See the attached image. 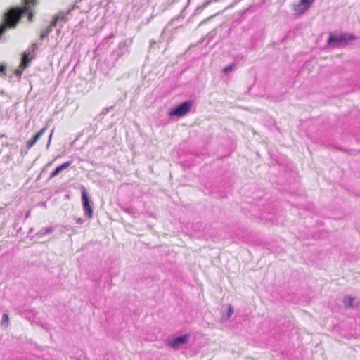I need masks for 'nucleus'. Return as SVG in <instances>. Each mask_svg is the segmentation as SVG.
<instances>
[{
	"label": "nucleus",
	"instance_id": "9",
	"mask_svg": "<svg viewBox=\"0 0 360 360\" xmlns=\"http://www.w3.org/2000/svg\"><path fill=\"white\" fill-rule=\"evenodd\" d=\"M33 58H34V56L31 55L30 53V52H27V51H25L22 54V57L21 63H20V68H22V69H25L28 66L29 63Z\"/></svg>",
	"mask_w": 360,
	"mask_h": 360
},
{
	"label": "nucleus",
	"instance_id": "11",
	"mask_svg": "<svg viewBox=\"0 0 360 360\" xmlns=\"http://www.w3.org/2000/svg\"><path fill=\"white\" fill-rule=\"evenodd\" d=\"M354 298L350 295H346L343 298V303L346 308H352L354 307Z\"/></svg>",
	"mask_w": 360,
	"mask_h": 360
},
{
	"label": "nucleus",
	"instance_id": "8",
	"mask_svg": "<svg viewBox=\"0 0 360 360\" xmlns=\"http://www.w3.org/2000/svg\"><path fill=\"white\" fill-rule=\"evenodd\" d=\"M47 127L41 129L32 139L27 141L26 148L30 149L46 131Z\"/></svg>",
	"mask_w": 360,
	"mask_h": 360
},
{
	"label": "nucleus",
	"instance_id": "21",
	"mask_svg": "<svg viewBox=\"0 0 360 360\" xmlns=\"http://www.w3.org/2000/svg\"><path fill=\"white\" fill-rule=\"evenodd\" d=\"M210 1H207L205 3V6L207 5Z\"/></svg>",
	"mask_w": 360,
	"mask_h": 360
},
{
	"label": "nucleus",
	"instance_id": "10",
	"mask_svg": "<svg viewBox=\"0 0 360 360\" xmlns=\"http://www.w3.org/2000/svg\"><path fill=\"white\" fill-rule=\"evenodd\" d=\"M71 165V162H65L63 164H62L60 166H58L50 174V177L53 178L56 176L60 172H61L63 170L68 168Z\"/></svg>",
	"mask_w": 360,
	"mask_h": 360
},
{
	"label": "nucleus",
	"instance_id": "20",
	"mask_svg": "<svg viewBox=\"0 0 360 360\" xmlns=\"http://www.w3.org/2000/svg\"><path fill=\"white\" fill-rule=\"evenodd\" d=\"M77 223L82 224L83 223L84 220L82 218H77L76 219Z\"/></svg>",
	"mask_w": 360,
	"mask_h": 360
},
{
	"label": "nucleus",
	"instance_id": "13",
	"mask_svg": "<svg viewBox=\"0 0 360 360\" xmlns=\"http://www.w3.org/2000/svg\"><path fill=\"white\" fill-rule=\"evenodd\" d=\"M9 318L7 314H4L2 316L1 321L0 322V325L2 327L7 328L8 326Z\"/></svg>",
	"mask_w": 360,
	"mask_h": 360
},
{
	"label": "nucleus",
	"instance_id": "2",
	"mask_svg": "<svg viewBox=\"0 0 360 360\" xmlns=\"http://www.w3.org/2000/svg\"><path fill=\"white\" fill-rule=\"evenodd\" d=\"M73 9V7L69 8L66 11L60 12L57 16L54 18V20L51 22V24L44 30H42L40 34V39L43 40L46 38L49 34L52 31L53 27H56L57 22L58 21H62L63 22H66V15L69 14L71 11Z\"/></svg>",
	"mask_w": 360,
	"mask_h": 360
},
{
	"label": "nucleus",
	"instance_id": "4",
	"mask_svg": "<svg viewBox=\"0 0 360 360\" xmlns=\"http://www.w3.org/2000/svg\"><path fill=\"white\" fill-rule=\"evenodd\" d=\"M191 105V101H184L172 109L169 115L170 116L182 117L189 112Z\"/></svg>",
	"mask_w": 360,
	"mask_h": 360
},
{
	"label": "nucleus",
	"instance_id": "12",
	"mask_svg": "<svg viewBox=\"0 0 360 360\" xmlns=\"http://www.w3.org/2000/svg\"><path fill=\"white\" fill-rule=\"evenodd\" d=\"M53 231H54V229L52 226L42 228L37 232V235L39 237H41L46 234H49V233H52Z\"/></svg>",
	"mask_w": 360,
	"mask_h": 360
},
{
	"label": "nucleus",
	"instance_id": "14",
	"mask_svg": "<svg viewBox=\"0 0 360 360\" xmlns=\"http://www.w3.org/2000/svg\"><path fill=\"white\" fill-rule=\"evenodd\" d=\"M233 312H234L233 307L232 305L229 304V307H228V311H227L226 315L223 314L222 316L224 319L228 320L232 316Z\"/></svg>",
	"mask_w": 360,
	"mask_h": 360
},
{
	"label": "nucleus",
	"instance_id": "19",
	"mask_svg": "<svg viewBox=\"0 0 360 360\" xmlns=\"http://www.w3.org/2000/svg\"><path fill=\"white\" fill-rule=\"evenodd\" d=\"M53 129L51 130V133H50V135H49V141H48V145L47 146H49L50 144V142H51V137H52V135H53Z\"/></svg>",
	"mask_w": 360,
	"mask_h": 360
},
{
	"label": "nucleus",
	"instance_id": "17",
	"mask_svg": "<svg viewBox=\"0 0 360 360\" xmlns=\"http://www.w3.org/2000/svg\"><path fill=\"white\" fill-rule=\"evenodd\" d=\"M6 68H7V65H6V63H0V74L5 75Z\"/></svg>",
	"mask_w": 360,
	"mask_h": 360
},
{
	"label": "nucleus",
	"instance_id": "15",
	"mask_svg": "<svg viewBox=\"0 0 360 360\" xmlns=\"http://www.w3.org/2000/svg\"><path fill=\"white\" fill-rule=\"evenodd\" d=\"M39 44L38 43L35 42V43H33L30 46V48L27 49V52H30V53L31 54L32 53H34V51L37 49Z\"/></svg>",
	"mask_w": 360,
	"mask_h": 360
},
{
	"label": "nucleus",
	"instance_id": "5",
	"mask_svg": "<svg viewBox=\"0 0 360 360\" xmlns=\"http://www.w3.org/2000/svg\"><path fill=\"white\" fill-rule=\"evenodd\" d=\"M82 200L83 205L84 212L86 215L89 218L92 217L93 210L90 205V201L88 197V193L84 186H82Z\"/></svg>",
	"mask_w": 360,
	"mask_h": 360
},
{
	"label": "nucleus",
	"instance_id": "6",
	"mask_svg": "<svg viewBox=\"0 0 360 360\" xmlns=\"http://www.w3.org/2000/svg\"><path fill=\"white\" fill-rule=\"evenodd\" d=\"M314 0H300V3L294 5V11L297 13H303L309 9Z\"/></svg>",
	"mask_w": 360,
	"mask_h": 360
},
{
	"label": "nucleus",
	"instance_id": "18",
	"mask_svg": "<svg viewBox=\"0 0 360 360\" xmlns=\"http://www.w3.org/2000/svg\"><path fill=\"white\" fill-rule=\"evenodd\" d=\"M25 69H22V68H20V65L19 66L18 68L15 69L14 70V74L18 76V77H20L22 74V72Z\"/></svg>",
	"mask_w": 360,
	"mask_h": 360
},
{
	"label": "nucleus",
	"instance_id": "1",
	"mask_svg": "<svg viewBox=\"0 0 360 360\" xmlns=\"http://www.w3.org/2000/svg\"><path fill=\"white\" fill-rule=\"evenodd\" d=\"M23 2L24 7L11 8L4 14L5 25L0 26V36L6 31L7 27H15L22 15L25 13H28V20H32V6L36 4V0H23Z\"/></svg>",
	"mask_w": 360,
	"mask_h": 360
},
{
	"label": "nucleus",
	"instance_id": "16",
	"mask_svg": "<svg viewBox=\"0 0 360 360\" xmlns=\"http://www.w3.org/2000/svg\"><path fill=\"white\" fill-rule=\"evenodd\" d=\"M234 66H235V63H232V64H230V65L226 66L223 70L225 74H228L233 70Z\"/></svg>",
	"mask_w": 360,
	"mask_h": 360
},
{
	"label": "nucleus",
	"instance_id": "3",
	"mask_svg": "<svg viewBox=\"0 0 360 360\" xmlns=\"http://www.w3.org/2000/svg\"><path fill=\"white\" fill-rule=\"evenodd\" d=\"M355 39L353 34L347 33H342L340 34H333L330 33L329 38L327 40L328 45H333L338 46L340 44L347 43L348 41H352Z\"/></svg>",
	"mask_w": 360,
	"mask_h": 360
},
{
	"label": "nucleus",
	"instance_id": "7",
	"mask_svg": "<svg viewBox=\"0 0 360 360\" xmlns=\"http://www.w3.org/2000/svg\"><path fill=\"white\" fill-rule=\"evenodd\" d=\"M188 336L187 335L178 336L176 338H174L172 340L170 341L169 345L176 349L179 347L181 345L186 344L188 341Z\"/></svg>",
	"mask_w": 360,
	"mask_h": 360
}]
</instances>
